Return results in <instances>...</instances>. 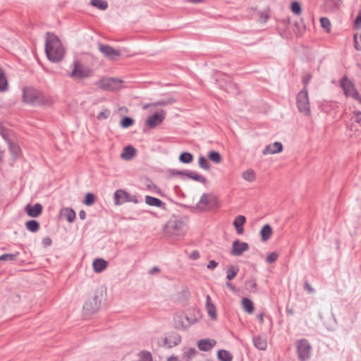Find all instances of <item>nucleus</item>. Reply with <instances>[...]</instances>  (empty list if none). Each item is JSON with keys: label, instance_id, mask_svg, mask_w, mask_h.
Here are the masks:
<instances>
[{"label": "nucleus", "instance_id": "nucleus-1", "mask_svg": "<svg viewBox=\"0 0 361 361\" xmlns=\"http://www.w3.org/2000/svg\"><path fill=\"white\" fill-rule=\"evenodd\" d=\"M45 52L47 58L53 62H59L63 58L64 49L58 36L54 33H47Z\"/></svg>", "mask_w": 361, "mask_h": 361}, {"label": "nucleus", "instance_id": "nucleus-2", "mask_svg": "<svg viewBox=\"0 0 361 361\" xmlns=\"http://www.w3.org/2000/svg\"><path fill=\"white\" fill-rule=\"evenodd\" d=\"M23 98L25 103L32 105H42L47 102L45 95L33 87H25L23 90Z\"/></svg>", "mask_w": 361, "mask_h": 361}, {"label": "nucleus", "instance_id": "nucleus-3", "mask_svg": "<svg viewBox=\"0 0 361 361\" xmlns=\"http://www.w3.org/2000/svg\"><path fill=\"white\" fill-rule=\"evenodd\" d=\"M92 74L93 71L91 68L82 63L79 60H75L69 77L75 80H82L90 78Z\"/></svg>", "mask_w": 361, "mask_h": 361}, {"label": "nucleus", "instance_id": "nucleus-4", "mask_svg": "<svg viewBox=\"0 0 361 361\" xmlns=\"http://www.w3.org/2000/svg\"><path fill=\"white\" fill-rule=\"evenodd\" d=\"M187 230L186 224L180 219H171L165 225L166 234L171 236L183 235Z\"/></svg>", "mask_w": 361, "mask_h": 361}, {"label": "nucleus", "instance_id": "nucleus-5", "mask_svg": "<svg viewBox=\"0 0 361 361\" xmlns=\"http://www.w3.org/2000/svg\"><path fill=\"white\" fill-rule=\"evenodd\" d=\"M297 107L298 111L305 116L311 114L308 92L306 87L300 90L296 97Z\"/></svg>", "mask_w": 361, "mask_h": 361}, {"label": "nucleus", "instance_id": "nucleus-6", "mask_svg": "<svg viewBox=\"0 0 361 361\" xmlns=\"http://www.w3.org/2000/svg\"><path fill=\"white\" fill-rule=\"evenodd\" d=\"M217 204V198L212 193H204L200 201L197 203V209L200 211H207L216 207Z\"/></svg>", "mask_w": 361, "mask_h": 361}, {"label": "nucleus", "instance_id": "nucleus-7", "mask_svg": "<svg viewBox=\"0 0 361 361\" xmlns=\"http://www.w3.org/2000/svg\"><path fill=\"white\" fill-rule=\"evenodd\" d=\"M340 85L346 97H351L361 104V96L355 89L352 81L345 76L340 81Z\"/></svg>", "mask_w": 361, "mask_h": 361}, {"label": "nucleus", "instance_id": "nucleus-8", "mask_svg": "<svg viewBox=\"0 0 361 361\" xmlns=\"http://www.w3.org/2000/svg\"><path fill=\"white\" fill-rule=\"evenodd\" d=\"M296 349L299 360L306 361L310 359L312 347L307 339L298 340L296 343Z\"/></svg>", "mask_w": 361, "mask_h": 361}, {"label": "nucleus", "instance_id": "nucleus-9", "mask_svg": "<svg viewBox=\"0 0 361 361\" xmlns=\"http://www.w3.org/2000/svg\"><path fill=\"white\" fill-rule=\"evenodd\" d=\"M138 199L136 195H130L126 191L118 189L114 192V204L116 205H120L125 202H133L135 204L138 203Z\"/></svg>", "mask_w": 361, "mask_h": 361}, {"label": "nucleus", "instance_id": "nucleus-10", "mask_svg": "<svg viewBox=\"0 0 361 361\" xmlns=\"http://www.w3.org/2000/svg\"><path fill=\"white\" fill-rule=\"evenodd\" d=\"M166 113L164 110H161L159 113H155L149 116L145 121V125L149 128H154L157 126L161 124L164 120Z\"/></svg>", "mask_w": 361, "mask_h": 361}, {"label": "nucleus", "instance_id": "nucleus-11", "mask_svg": "<svg viewBox=\"0 0 361 361\" xmlns=\"http://www.w3.org/2000/svg\"><path fill=\"white\" fill-rule=\"evenodd\" d=\"M121 81L116 78H107L99 81V87L103 90H115L121 85Z\"/></svg>", "mask_w": 361, "mask_h": 361}, {"label": "nucleus", "instance_id": "nucleus-12", "mask_svg": "<svg viewBox=\"0 0 361 361\" xmlns=\"http://www.w3.org/2000/svg\"><path fill=\"white\" fill-rule=\"evenodd\" d=\"M249 250V245L247 243L235 240L233 242L231 255L233 256H240L244 252Z\"/></svg>", "mask_w": 361, "mask_h": 361}, {"label": "nucleus", "instance_id": "nucleus-13", "mask_svg": "<svg viewBox=\"0 0 361 361\" xmlns=\"http://www.w3.org/2000/svg\"><path fill=\"white\" fill-rule=\"evenodd\" d=\"M348 128L353 132L361 133V111H355L353 112L351 123L348 126Z\"/></svg>", "mask_w": 361, "mask_h": 361}, {"label": "nucleus", "instance_id": "nucleus-14", "mask_svg": "<svg viewBox=\"0 0 361 361\" xmlns=\"http://www.w3.org/2000/svg\"><path fill=\"white\" fill-rule=\"evenodd\" d=\"M99 50L104 56L111 60L121 55V52L118 50L114 49L109 45L104 44H99Z\"/></svg>", "mask_w": 361, "mask_h": 361}, {"label": "nucleus", "instance_id": "nucleus-15", "mask_svg": "<svg viewBox=\"0 0 361 361\" xmlns=\"http://www.w3.org/2000/svg\"><path fill=\"white\" fill-rule=\"evenodd\" d=\"M25 211L29 216L37 217L42 212V206L39 203H36L33 206L27 204L25 207Z\"/></svg>", "mask_w": 361, "mask_h": 361}, {"label": "nucleus", "instance_id": "nucleus-16", "mask_svg": "<svg viewBox=\"0 0 361 361\" xmlns=\"http://www.w3.org/2000/svg\"><path fill=\"white\" fill-rule=\"evenodd\" d=\"M283 150V145L280 142H275L268 145L263 149L262 153L264 155L279 153Z\"/></svg>", "mask_w": 361, "mask_h": 361}, {"label": "nucleus", "instance_id": "nucleus-17", "mask_svg": "<svg viewBox=\"0 0 361 361\" xmlns=\"http://www.w3.org/2000/svg\"><path fill=\"white\" fill-rule=\"evenodd\" d=\"M206 310L209 317L212 320L217 319V314L215 305L212 302V298L209 295L206 296Z\"/></svg>", "mask_w": 361, "mask_h": 361}, {"label": "nucleus", "instance_id": "nucleus-18", "mask_svg": "<svg viewBox=\"0 0 361 361\" xmlns=\"http://www.w3.org/2000/svg\"><path fill=\"white\" fill-rule=\"evenodd\" d=\"M216 342L214 339H201L197 341V347L202 351H209L216 345Z\"/></svg>", "mask_w": 361, "mask_h": 361}, {"label": "nucleus", "instance_id": "nucleus-19", "mask_svg": "<svg viewBox=\"0 0 361 361\" xmlns=\"http://www.w3.org/2000/svg\"><path fill=\"white\" fill-rule=\"evenodd\" d=\"M181 343V337L178 334H173L164 340V345L168 348H173Z\"/></svg>", "mask_w": 361, "mask_h": 361}, {"label": "nucleus", "instance_id": "nucleus-20", "mask_svg": "<svg viewBox=\"0 0 361 361\" xmlns=\"http://www.w3.org/2000/svg\"><path fill=\"white\" fill-rule=\"evenodd\" d=\"M246 221V218L243 215L237 216L233 221V226L238 234H243L244 232L243 226Z\"/></svg>", "mask_w": 361, "mask_h": 361}, {"label": "nucleus", "instance_id": "nucleus-21", "mask_svg": "<svg viewBox=\"0 0 361 361\" xmlns=\"http://www.w3.org/2000/svg\"><path fill=\"white\" fill-rule=\"evenodd\" d=\"M252 341L255 347L260 350H266L267 347V341L266 338L261 336H255L252 338Z\"/></svg>", "mask_w": 361, "mask_h": 361}, {"label": "nucleus", "instance_id": "nucleus-22", "mask_svg": "<svg viewBox=\"0 0 361 361\" xmlns=\"http://www.w3.org/2000/svg\"><path fill=\"white\" fill-rule=\"evenodd\" d=\"M136 149L131 145H128L123 148V151L121 155V158L125 160H131L135 155Z\"/></svg>", "mask_w": 361, "mask_h": 361}, {"label": "nucleus", "instance_id": "nucleus-23", "mask_svg": "<svg viewBox=\"0 0 361 361\" xmlns=\"http://www.w3.org/2000/svg\"><path fill=\"white\" fill-rule=\"evenodd\" d=\"M107 262L103 259H96L94 260L92 267L96 273L103 271L107 267Z\"/></svg>", "mask_w": 361, "mask_h": 361}, {"label": "nucleus", "instance_id": "nucleus-24", "mask_svg": "<svg viewBox=\"0 0 361 361\" xmlns=\"http://www.w3.org/2000/svg\"><path fill=\"white\" fill-rule=\"evenodd\" d=\"M61 215L63 216L70 223L73 222L76 216L75 211L69 207L63 208L61 210Z\"/></svg>", "mask_w": 361, "mask_h": 361}, {"label": "nucleus", "instance_id": "nucleus-25", "mask_svg": "<svg viewBox=\"0 0 361 361\" xmlns=\"http://www.w3.org/2000/svg\"><path fill=\"white\" fill-rule=\"evenodd\" d=\"M272 234V228L269 224L264 225L260 231L262 240L265 242L269 240Z\"/></svg>", "mask_w": 361, "mask_h": 361}, {"label": "nucleus", "instance_id": "nucleus-26", "mask_svg": "<svg viewBox=\"0 0 361 361\" xmlns=\"http://www.w3.org/2000/svg\"><path fill=\"white\" fill-rule=\"evenodd\" d=\"M83 309L88 313H93L97 310L96 298L90 299L85 302Z\"/></svg>", "mask_w": 361, "mask_h": 361}, {"label": "nucleus", "instance_id": "nucleus-27", "mask_svg": "<svg viewBox=\"0 0 361 361\" xmlns=\"http://www.w3.org/2000/svg\"><path fill=\"white\" fill-rule=\"evenodd\" d=\"M145 202L148 205L157 207H161L164 204L163 202L159 198L152 197L149 195L145 196Z\"/></svg>", "mask_w": 361, "mask_h": 361}, {"label": "nucleus", "instance_id": "nucleus-28", "mask_svg": "<svg viewBox=\"0 0 361 361\" xmlns=\"http://www.w3.org/2000/svg\"><path fill=\"white\" fill-rule=\"evenodd\" d=\"M217 357L221 361H232V354L226 350H219L217 353Z\"/></svg>", "mask_w": 361, "mask_h": 361}, {"label": "nucleus", "instance_id": "nucleus-29", "mask_svg": "<svg viewBox=\"0 0 361 361\" xmlns=\"http://www.w3.org/2000/svg\"><path fill=\"white\" fill-rule=\"evenodd\" d=\"M242 306L243 310L249 314H251L254 311V305L251 300L249 298H244L242 300Z\"/></svg>", "mask_w": 361, "mask_h": 361}, {"label": "nucleus", "instance_id": "nucleus-30", "mask_svg": "<svg viewBox=\"0 0 361 361\" xmlns=\"http://www.w3.org/2000/svg\"><path fill=\"white\" fill-rule=\"evenodd\" d=\"M239 271V268L238 266H230L227 268L226 270V279L229 281L233 280Z\"/></svg>", "mask_w": 361, "mask_h": 361}, {"label": "nucleus", "instance_id": "nucleus-31", "mask_svg": "<svg viewBox=\"0 0 361 361\" xmlns=\"http://www.w3.org/2000/svg\"><path fill=\"white\" fill-rule=\"evenodd\" d=\"M186 176L189 177L190 178L200 182L202 183H207V178L204 177L203 176H201L195 172L193 171H187Z\"/></svg>", "mask_w": 361, "mask_h": 361}, {"label": "nucleus", "instance_id": "nucleus-32", "mask_svg": "<svg viewBox=\"0 0 361 361\" xmlns=\"http://www.w3.org/2000/svg\"><path fill=\"white\" fill-rule=\"evenodd\" d=\"M25 227L30 232L35 233L39 231V224L36 220H30L25 223Z\"/></svg>", "mask_w": 361, "mask_h": 361}, {"label": "nucleus", "instance_id": "nucleus-33", "mask_svg": "<svg viewBox=\"0 0 361 361\" xmlns=\"http://www.w3.org/2000/svg\"><path fill=\"white\" fill-rule=\"evenodd\" d=\"M8 89V81L5 76L4 70L0 67V92Z\"/></svg>", "mask_w": 361, "mask_h": 361}, {"label": "nucleus", "instance_id": "nucleus-34", "mask_svg": "<svg viewBox=\"0 0 361 361\" xmlns=\"http://www.w3.org/2000/svg\"><path fill=\"white\" fill-rule=\"evenodd\" d=\"M242 177L248 182H252L255 180L256 176L254 170L249 169L243 173Z\"/></svg>", "mask_w": 361, "mask_h": 361}, {"label": "nucleus", "instance_id": "nucleus-35", "mask_svg": "<svg viewBox=\"0 0 361 361\" xmlns=\"http://www.w3.org/2000/svg\"><path fill=\"white\" fill-rule=\"evenodd\" d=\"M193 160V156L189 152H183L179 156V161L184 164H189Z\"/></svg>", "mask_w": 361, "mask_h": 361}, {"label": "nucleus", "instance_id": "nucleus-36", "mask_svg": "<svg viewBox=\"0 0 361 361\" xmlns=\"http://www.w3.org/2000/svg\"><path fill=\"white\" fill-rule=\"evenodd\" d=\"M91 4L100 10H105L108 7V3L103 0H91Z\"/></svg>", "mask_w": 361, "mask_h": 361}, {"label": "nucleus", "instance_id": "nucleus-37", "mask_svg": "<svg viewBox=\"0 0 361 361\" xmlns=\"http://www.w3.org/2000/svg\"><path fill=\"white\" fill-rule=\"evenodd\" d=\"M208 158L216 164H219L221 161V154L216 151H212L208 154Z\"/></svg>", "mask_w": 361, "mask_h": 361}, {"label": "nucleus", "instance_id": "nucleus-38", "mask_svg": "<svg viewBox=\"0 0 361 361\" xmlns=\"http://www.w3.org/2000/svg\"><path fill=\"white\" fill-rule=\"evenodd\" d=\"M19 254L20 253L18 252L12 254H4L0 256V261H14L18 257Z\"/></svg>", "mask_w": 361, "mask_h": 361}, {"label": "nucleus", "instance_id": "nucleus-39", "mask_svg": "<svg viewBox=\"0 0 361 361\" xmlns=\"http://www.w3.org/2000/svg\"><path fill=\"white\" fill-rule=\"evenodd\" d=\"M197 351L195 348H190L184 353V358L187 361H190L197 355Z\"/></svg>", "mask_w": 361, "mask_h": 361}, {"label": "nucleus", "instance_id": "nucleus-40", "mask_svg": "<svg viewBox=\"0 0 361 361\" xmlns=\"http://www.w3.org/2000/svg\"><path fill=\"white\" fill-rule=\"evenodd\" d=\"M198 164H199L200 167L202 168V169H204L207 171L210 169V165H209L207 159L203 156H201L199 157Z\"/></svg>", "mask_w": 361, "mask_h": 361}, {"label": "nucleus", "instance_id": "nucleus-41", "mask_svg": "<svg viewBox=\"0 0 361 361\" xmlns=\"http://www.w3.org/2000/svg\"><path fill=\"white\" fill-rule=\"evenodd\" d=\"M321 26L325 29L326 32L329 33L331 31V23L329 18L322 17L320 18Z\"/></svg>", "mask_w": 361, "mask_h": 361}, {"label": "nucleus", "instance_id": "nucleus-42", "mask_svg": "<svg viewBox=\"0 0 361 361\" xmlns=\"http://www.w3.org/2000/svg\"><path fill=\"white\" fill-rule=\"evenodd\" d=\"M9 151L14 158L18 157L20 154V147L15 144H9Z\"/></svg>", "mask_w": 361, "mask_h": 361}, {"label": "nucleus", "instance_id": "nucleus-43", "mask_svg": "<svg viewBox=\"0 0 361 361\" xmlns=\"http://www.w3.org/2000/svg\"><path fill=\"white\" fill-rule=\"evenodd\" d=\"M134 123V120L130 117L126 116L121 121L122 128H126L131 126Z\"/></svg>", "mask_w": 361, "mask_h": 361}, {"label": "nucleus", "instance_id": "nucleus-44", "mask_svg": "<svg viewBox=\"0 0 361 361\" xmlns=\"http://www.w3.org/2000/svg\"><path fill=\"white\" fill-rule=\"evenodd\" d=\"M139 356L142 359L141 361H152V354L147 350H142L139 353Z\"/></svg>", "mask_w": 361, "mask_h": 361}, {"label": "nucleus", "instance_id": "nucleus-45", "mask_svg": "<svg viewBox=\"0 0 361 361\" xmlns=\"http://www.w3.org/2000/svg\"><path fill=\"white\" fill-rule=\"evenodd\" d=\"M94 202H95V196L92 193L89 192L85 195L83 202L85 204L90 206V205H92V204H94Z\"/></svg>", "mask_w": 361, "mask_h": 361}, {"label": "nucleus", "instance_id": "nucleus-46", "mask_svg": "<svg viewBox=\"0 0 361 361\" xmlns=\"http://www.w3.org/2000/svg\"><path fill=\"white\" fill-rule=\"evenodd\" d=\"M291 11L293 13L299 15L301 13L302 9L301 6L299 2L298 1H293L291 4Z\"/></svg>", "mask_w": 361, "mask_h": 361}, {"label": "nucleus", "instance_id": "nucleus-47", "mask_svg": "<svg viewBox=\"0 0 361 361\" xmlns=\"http://www.w3.org/2000/svg\"><path fill=\"white\" fill-rule=\"evenodd\" d=\"M278 257H279L278 253L276 252H272L267 256L266 261L268 263H273L277 260Z\"/></svg>", "mask_w": 361, "mask_h": 361}, {"label": "nucleus", "instance_id": "nucleus-48", "mask_svg": "<svg viewBox=\"0 0 361 361\" xmlns=\"http://www.w3.org/2000/svg\"><path fill=\"white\" fill-rule=\"evenodd\" d=\"M174 102H175V100L173 99H169L168 100H160V101L156 102L152 105L154 106H166V105H167L169 104H171V103H173Z\"/></svg>", "mask_w": 361, "mask_h": 361}, {"label": "nucleus", "instance_id": "nucleus-49", "mask_svg": "<svg viewBox=\"0 0 361 361\" xmlns=\"http://www.w3.org/2000/svg\"><path fill=\"white\" fill-rule=\"evenodd\" d=\"M110 110L104 109L98 114L97 119H106L110 116Z\"/></svg>", "mask_w": 361, "mask_h": 361}, {"label": "nucleus", "instance_id": "nucleus-50", "mask_svg": "<svg viewBox=\"0 0 361 361\" xmlns=\"http://www.w3.org/2000/svg\"><path fill=\"white\" fill-rule=\"evenodd\" d=\"M360 42H359L357 40V35L356 34L354 35V37H353L354 47H355V49L357 51H361V33L360 35Z\"/></svg>", "mask_w": 361, "mask_h": 361}, {"label": "nucleus", "instance_id": "nucleus-51", "mask_svg": "<svg viewBox=\"0 0 361 361\" xmlns=\"http://www.w3.org/2000/svg\"><path fill=\"white\" fill-rule=\"evenodd\" d=\"M354 25L356 28L361 27V9L359 11V12L355 19Z\"/></svg>", "mask_w": 361, "mask_h": 361}, {"label": "nucleus", "instance_id": "nucleus-52", "mask_svg": "<svg viewBox=\"0 0 361 361\" xmlns=\"http://www.w3.org/2000/svg\"><path fill=\"white\" fill-rule=\"evenodd\" d=\"M311 79H312L311 74H306L305 76H303L302 81L304 85V87L307 88V85L310 82Z\"/></svg>", "mask_w": 361, "mask_h": 361}, {"label": "nucleus", "instance_id": "nucleus-53", "mask_svg": "<svg viewBox=\"0 0 361 361\" xmlns=\"http://www.w3.org/2000/svg\"><path fill=\"white\" fill-rule=\"evenodd\" d=\"M304 288L309 293H313L314 292V288L311 286L308 281H305L304 282Z\"/></svg>", "mask_w": 361, "mask_h": 361}, {"label": "nucleus", "instance_id": "nucleus-54", "mask_svg": "<svg viewBox=\"0 0 361 361\" xmlns=\"http://www.w3.org/2000/svg\"><path fill=\"white\" fill-rule=\"evenodd\" d=\"M52 240L49 237H45L42 239V244L45 247L50 246Z\"/></svg>", "mask_w": 361, "mask_h": 361}, {"label": "nucleus", "instance_id": "nucleus-55", "mask_svg": "<svg viewBox=\"0 0 361 361\" xmlns=\"http://www.w3.org/2000/svg\"><path fill=\"white\" fill-rule=\"evenodd\" d=\"M218 266V262L215 260H210L207 267L209 269H214Z\"/></svg>", "mask_w": 361, "mask_h": 361}, {"label": "nucleus", "instance_id": "nucleus-56", "mask_svg": "<svg viewBox=\"0 0 361 361\" xmlns=\"http://www.w3.org/2000/svg\"><path fill=\"white\" fill-rule=\"evenodd\" d=\"M190 258L194 260L198 259L200 258V253L197 250H193L190 255Z\"/></svg>", "mask_w": 361, "mask_h": 361}, {"label": "nucleus", "instance_id": "nucleus-57", "mask_svg": "<svg viewBox=\"0 0 361 361\" xmlns=\"http://www.w3.org/2000/svg\"><path fill=\"white\" fill-rule=\"evenodd\" d=\"M187 171H176L173 170L171 171V173L173 175H177V176H186Z\"/></svg>", "mask_w": 361, "mask_h": 361}, {"label": "nucleus", "instance_id": "nucleus-58", "mask_svg": "<svg viewBox=\"0 0 361 361\" xmlns=\"http://www.w3.org/2000/svg\"><path fill=\"white\" fill-rule=\"evenodd\" d=\"M246 283H247V284H250V287L252 289H255L257 287V283H256L255 280H250V281H247Z\"/></svg>", "mask_w": 361, "mask_h": 361}, {"label": "nucleus", "instance_id": "nucleus-59", "mask_svg": "<svg viewBox=\"0 0 361 361\" xmlns=\"http://www.w3.org/2000/svg\"><path fill=\"white\" fill-rule=\"evenodd\" d=\"M160 271V269L157 267H154L152 269L149 271V274L151 275H154L157 273H159Z\"/></svg>", "mask_w": 361, "mask_h": 361}, {"label": "nucleus", "instance_id": "nucleus-60", "mask_svg": "<svg viewBox=\"0 0 361 361\" xmlns=\"http://www.w3.org/2000/svg\"><path fill=\"white\" fill-rule=\"evenodd\" d=\"M79 216H80V219H82V220L85 219V218H86V213H85V212L84 210L80 211Z\"/></svg>", "mask_w": 361, "mask_h": 361}, {"label": "nucleus", "instance_id": "nucleus-61", "mask_svg": "<svg viewBox=\"0 0 361 361\" xmlns=\"http://www.w3.org/2000/svg\"><path fill=\"white\" fill-rule=\"evenodd\" d=\"M188 3L199 4L203 2V0H186Z\"/></svg>", "mask_w": 361, "mask_h": 361}, {"label": "nucleus", "instance_id": "nucleus-62", "mask_svg": "<svg viewBox=\"0 0 361 361\" xmlns=\"http://www.w3.org/2000/svg\"><path fill=\"white\" fill-rule=\"evenodd\" d=\"M286 312L288 314H290V315L293 314V313H294L293 310L292 308H290V309L287 308Z\"/></svg>", "mask_w": 361, "mask_h": 361}, {"label": "nucleus", "instance_id": "nucleus-63", "mask_svg": "<svg viewBox=\"0 0 361 361\" xmlns=\"http://www.w3.org/2000/svg\"><path fill=\"white\" fill-rule=\"evenodd\" d=\"M226 285H227V286H228L229 288H231V290H233V289H234V287L233 286L232 283H229V282H228V283H227V284H226Z\"/></svg>", "mask_w": 361, "mask_h": 361}, {"label": "nucleus", "instance_id": "nucleus-64", "mask_svg": "<svg viewBox=\"0 0 361 361\" xmlns=\"http://www.w3.org/2000/svg\"><path fill=\"white\" fill-rule=\"evenodd\" d=\"M231 87L235 88L236 90H238V87L235 84H231Z\"/></svg>", "mask_w": 361, "mask_h": 361}]
</instances>
